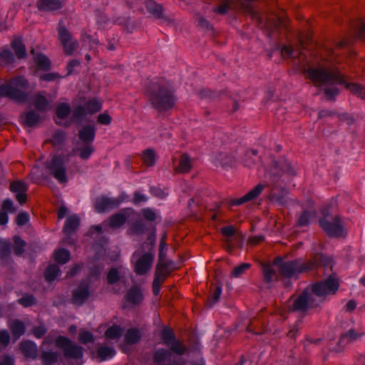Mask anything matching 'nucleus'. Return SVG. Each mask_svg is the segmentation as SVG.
<instances>
[{"label":"nucleus","mask_w":365,"mask_h":365,"mask_svg":"<svg viewBox=\"0 0 365 365\" xmlns=\"http://www.w3.org/2000/svg\"><path fill=\"white\" fill-rule=\"evenodd\" d=\"M339 286V281L334 274L314 282L294 299L291 310L304 316L309 310L319 308L327 296L336 293Z\"/></svg>","instance_id":"nucleus-1"},{"label":"nucleus","mask_w":365,"mask_h":365,"mask_svg":"<svg viewBox=\"0 0 365 365\" xmlns=\"http://www.w3.org/2000/svg\"><path fill=\"white\" fill-rule=\"evenodd\" d=\"M308 78L317 87H325L324 94L329 100H333L339 93L336 85L344 86L352 93L365 99V88L358 83H349L338 70H329L323 66H309L305 69Z\"/></svg>","instance_id":"nucleus-2"},{"label":"nucleus","mask_w":365,"mask_h":365,"mask_svg":"<svg viewBox=\"0 0 365 365\" xmlns=\"http://www.w3.org/2000/svg\"><path fill=\"white\" fill-rule=\"evenodd\" d=\"M145 94L151 107L158 113L172 110L178 101L173 87L168 82L157 78L145 83Z\"/></svg>","instance_id":"nucleus-3"},{"label":"nucleus","mask_w":365,"mask_h":365,"mask_svg":"<svg viewBox=\"0 0 365 365\" xmlns=\"http://www.w3.org/2000/svg\"><path fill=\"white\" fill-rule=\"evenodd\" d=\"M274 170L272 171V191L270 194V199L280 205L287 203L286 197L288 191L284 184V175L293 176L296 174L294 169L290 163L285 159H282L274 162Z\"/></svg>","instance_id":"nucleus-4"},{"label":"nucleus","mask_w":365,"mask_h":365,"mask_svg":"<svg viewBox=\"0 0 365 365\" xmlns=\"http://www.w3.org/2000/svg\"><path fill=\"white\" fill-rule=\"evenodd\" d=\"M274 264L277 267L286 287L292 285V279H298L301 274L312 271L314 267V263L311 260L304 261L302 258H295L285 261L282 257H276Z\"/></svg>","instance_id":"nucleus-5"},{"label":"nucleus","mask_w":365,"mask_h":365,"mask_svg":"<svg viewBox=\"0 0 365 365\" xmlns=\"http://www.w3.org/2000/svg\"><path fill=\"white\" fill-rule=\"evenodd\" d=\"M343 12L346 16L345 24L349 32L345 36L334 40V44L336 48L348 47L355 39L365 40V22L360 19H352L349 16L346 10H344Z\"/></svg>","instance_id":"nucleus-6"},{"label":"nucleus","mask_w":365,"mask_h":365,"mask_svg":"<svg viewBox=\"0 0 365 365\" xmlns=\"http://www.w3.org/2000/svg\"><path fill=\"white\" fill-rule=\"evenodd\" d=\"M28 81L23 76H18L14 78L11 83L0 85V97H7L19 103H25L27 101L28 95L26 92L20 90L27 88Z\"/></svg>","instance_id":"nucleus-7"},{"label":"nucleus","mask_w":365,"mask_h":365,"mask_svg":"<svg viewBox=\"0 0 365 365\" xmlns=\"http://www.w3.org/2000/svg\"><path fill=\"white\" fill-rule=\"evenodd\" d=\"M56 346L63 351V356L67 359L76 361L83 357L84 349L65 336L59 335L55 340Z\"/></svg>","instance_id":"nucleus-8"},{"label":"nucleus","mask_w":365,"mask_h":365,"mask_svg":"<svg viewBox=\"0 0 365 365\" xmlns=\"http://www.w3.org/2000/svg\"><path fill=\"white\" fill-rule=\"evenodd\" d=\"M46 168L59 183L68 182L66 159L63 155H54L50 160L45 163Z\"/></svg>","instance_id":"nucleus-9"},{"label":"nucleus","mask_w":365,"mask_h":365,"mask_svg":"<svg viewBox=\"0 0 365 365\" xmlns=\"http://www.w3.org/2000/svg\"><path fill=\"white\" fill-rule=\"evenodd\" d=\"M319 224L329 237L339 238L344 235V227L338 215L334 216L332 221L322 217L319 220Z\"/></svg>","instance_id":"nucleus-10"},{"label":"nucleus","mask_w":365,"mask_h":365,"mask_svg":"<svg viewBox=\"0 0 365 365\" xmlns=\"http://www.w3.org/2000/svg\"><path fill=\"white\" fill-rule=\"evenodd\" d=\"M57 30L58 38L66 55H72L78 47V41L73 38L71 34L62 22L58 23Z\"/></svg>","instance_id":"nucleus-11"},{"label":"nucleus","mask_w":365,"mask_h":365,"mask_svg":"<svg viewBox=\"0 0 365 365\" xmlns=\"http://www.w3.org/2000/svg\"><path fill=\"white\" fill-rule=\"evenodd\" d=\"M90 297V283L81 280L77 287L73 290L71 303L78 307L82 306Z\"/></svg>","instance_id":"nucleus-12"},{"label":"nucleus","mask_w":365,"mask_h":365,"mask_svg":"<svg viewBox=\"0 0 365 365\" xmlns=\"http://www.w3.org/2000/svg\"><path fill=\"white\" fill-rule=\"evenodd\" d=\"M255 0H240L237 4L240 11L249 15L257 25L262 28L267 26V22L264 21L260 14L255 9L253 3Z\"/></svg>","instance_id":"nucleus-13"},{"label":"nucleus","mask_w":365,"mask_h":365,"mask_svg":"<svg viewBox=\"0 0 365 365\" xmlns=\"http://www.w3.org/2000/svg\"><path fill=\"white\" fill-rule=\"evenodd\" d=\"M134 214H135V210L132 207L123 208L111 215L108 221H105V223H108V225L113 229H118L123 227L126 223L128 218Z\"/></svg>","instance_id":"nucleus-14"},{"label":"nucleus","mask_w":365,"mask_h":365,"mask_svg":"<svg viewBox=\"0 0 365 365\" xmlns=\"http://www.w3.org/2000/svg\"><path fill=\"white\" fill-rule=\"evenodd\" d=\"M155 259V255L152 251L144 253L135 263L134 272L136 274L143 276L146 274L151 269Z\"/></svg>","instance_id":"nucleus-15"},{"label":"nucleus","mask_w":365,"mask_h":365,"mask_svg":"<svg viewBox=\"0 0 365 365\" xmlns=\"http://www.w3.org/2000/svg\"><path fill=\"white\" fill-rule=\"evenodd\" d=\"M264 185L262 184H258L253 189L249 191L246 195L240 198H230L227 201V204L229 207H232L234 206H240L247 202L254 200L258 197L261 194Z\"/></svg>","instance_id":"nucleus-16"},{"label":"nucleus","mask_w":365,"mask_h":365,"mask_svg":"<svg viewBox=\"0 0 365 365\" xmlns=\"http://www.w3.org/2000/svg\"><path fill=\"white\" fill-rule=\"evenodd\" d=\"M125 301L129 306L135 307L140 305L144 300L143 289L140 285H133L124 295Z\"/></svg>","instance_id":"nucleus-17"},{"label":"nucleus","mask_w":365,"mask_h":365,"mask_svg":"<svg viewBox=\"0 0 365 365\" xmlns=\"http://www.w3.org/2000/svg\"><path fill=\"white\" fill-rule=\"evenodd\" d=\"M93 205L97 213H103L106 211L117 208L114 202V197H109L106 195L97 197Z\"/></svg>","instance_id":"nucleus-18"},{"label":"nucleus","mask_w":365,"mask_h":365,"mask_svg":"<svg viewBox=\"0 0 365 365\" xmlns=\"http://www.w3.org/2000/svg\"><path fill=\"white\" fill-rule=\"evenodd\" d=\"M96 134V129L93 125L87 124L83 125L78 130L77 143L93 144Z\"/></svg>","instance_id":"nucleus-19"},{"label":"nucleus","mask_w":365,"mask_h":365,"mask_svg":"<svg viewBox=\"0 0 365 365\" xmlns=\"http://www.w3.org/2000/svg\"><path fill=\"white\" fill-rule=\"evenodd\" d=\"M36 5L39 11L53 12L62 9L65 6V1L37 0Z\"/></svg>","instance_id":"nucleus-20"},{"label":"nucleus","mask_w":365,"mask_h":365,"mask_svg":"<svg viewBox=\"0 0 365 365\" xmlns=\"http://www.w3.org/2000/svg\"><path fill=\"white\" fill-rule=\"evenodd\" d=\"M19 349L25 358L31 360H36L38 358V346L34 341L30 339L21 341Z\"/></svg>","instance_id":"nucleus-21"},{"label":"nucleus","mask_w":365,"mask_h":365,"mask_svg":"<svg viewBox=\"0 0 365 365\" xmlns=\"http://www.w3.org/2000/svg\"><path fill=\"white\" fill-rule=\"evenodd\" d=\"M176 158H174L173 160V168L176 173H187L192 168L191 159L186 153L181 155L178 164H176Z\"/></svg>","instance_id":"nucleus-22"},{"label":"nucleus","mask_w":365,"mask_h":365,"mask_svg":"<svg viewBox=\"0 0 365 365\" xmlns=\"http://www.w3.org/2000/svg\"><path fill=\"white\" fill-rule=\"evenodd\" d=\"M0 262L4 266L12 262L11 243L9 240L0 237Z\"/></svg>","instance_id":"nucleus-23"},{"label":"nucleus","mask_w":365,"mask_h":365,"mask_svg":"<svg viewBox=\"0 0 365 365\" xmlns=\"http://www.w3.org/2000/svg\"><path fill=\"white\" fill-rule=\"evenodd\" d=\"M172 354L170 351L159 348L153 354V361L155 365H170Z\"/></svg>","instance_id":"nucleus-24"},{"label":"nucleus","mask_w":365,"mask_h":365,"mask_svg":"<svg viewBox=\"0 0 365 365\" xmlns=\"http://www.w3.org/2000/svg\"><path fill=\"white\" fill-rule=\"evenodd\" d=\"M21 123L28 128L35 127L41 120L40 115L34 110H30L21 115Z\"/></svg>","instance_id":"nucleus-25"},{"label":"nucleus","mask_w":365,"mask_h":365,"mask_svg":"<svg viewBox=\"0 0 365 365\" xmlns=\"http://www.w3.org/2000/svg\"><path fill=\"white\" fill-rule=\"evenodd\" d=\"M60 354L52 349L41 350L40 359L42 365H54L58 361Z\"/></svg>","instance_id":"nucleus-26"},{"label":"nucleus","mask_w":365,"mask_h":365,"mask_svg":"<svg viewBox=\"0 0 365 365\" xmlns=\"http://www.w3.org/2000/svg\"><path fill=\"white\" fill-rule=\"evenodd\" d=\"M9 327L14 341L19 339L26 332L25 324L20 319H14L9 324Z\"/></svg>","instance_id":"nucleus-27"},{"label":"nucleus","mask_w":365,"mask_h":365,"mask_svg":"<svg viewBox=\"0 0 365 365\" xmlns=\"http://www.w3.org/2000/svg\"><path fill=\"white\" fill-rule=\"evenodd\" d=\"M11 46L17 59L21 60L27 58L26 46L21 37L14 38L11 43Z\"/></svg>","instance_id":"nucleus-28"},{"label":"nucleus","mask_w":365,"mask_h":365,"mask_svg":"<svg viewBox=\"0 0 365 365\" xmlns=\"http://www.w3.org/2000/svg\"><path fill=\"white\" fill-rule=\"evenodd\" d=\"M31 53L34 55V63L40 70L46 71H49L51 68V62L45 54L42 53H38L35 54L34 49L31 50Z\"/></svg>","instance_id":"nucleus-29"},{"label":"nucleus","mask_w":365,"mask_h":365,"mask_svg":"<svg viewBox=\"0 0 365 365\" xmlns=\"http://www.w3.org/2000/svg\"><path fill=\"white\" fill-rule=\"evenodd\" d=\"M80 225V218L77 215L68 216L64 223L63 232L67 235H72L76 232Z\"/></svg>","instance_id":"nucleus-30"},{"label":"nucleus","mask_w":365,"mask_h":365,"mask_svg":"<svg viewBox=\"0 0 365 365\" xmlns=\"http://www.w3.org/2000/svg\"><path fill=\"white\" fill-rule=\"evenodd\" d=\"M317 216V212L314 209H306L302 211L297 220V225L305 227L310 224L311 221Z\"/></svg>","instance_id":"nucleus-31"},{"label":"nucleus","mask_w":365,"mask_h":365,"mask_svg":"<svg viewBox=\"0 0 365 365\" xmlns=\"http://www.w3.org/2000/svg\"><path fill=\"white\" fill-rule=\"evenodd\" d=\"M116 354V351L113 347L108 346H101L97 349V356L101 361H104L113 359Z\"/></svg>","instance_id":"nucleus-32"},{"label":"nucleus","mask_w":365,"mask_h":365,"mask_svg":"<svg viewBox=\"0 0 365 365\" xmlns=\"http://www.w3.org/2000/svg\"><path fill=\"white\" fill-rule=\"evenodd\" d=\"M142 338L140 331L138 328H130L128 329L124 339L126 344L133 345L138 343Z\"/></svg>","instance_id":"nucleus-33"},{"label":"nucleus","mask_w":365,"mask_h":365,"mask_svg":"<svg viewBox=\"0 0 365 365\" xmlns=\"http://www.w3.org/2000/svg\"><path fill=\"white\" fill-rule=\"evenodd\" d=\"M34 106L38 112L46 111L49 107V101L45 96L41 93L35 95L34 98Z\"/></svg>","instance_id":"nucleus-34"},{"label":"nucleus","mask_w":365,"mask_h":365,"mask_svg":"<svg viewBox=\"0 0 365 365\" xmlns=\"http://www.w3.org/2000/svg\"><path fill=\"white\" fill-rule=\"evenodd\" d=\"M282 55L283 58H289L292 59H296L299 55V52L290 45L280 44L278 45L276 48Z\"/></svg>","instance_id":"nucleus-35"},{"label":"nucleus","mask_w":365,"mask_h":365,"mask_svg":"<svg viewBox=\"0 0 365 365\" xmlns=\"http://www.w3.org/2000/svg\"><path fill=\"white\" fill-rule=\"evenodd\" d=\"M145 7L148 11L156 19H162L163 17V6L157 4L153 0H147L145 1Z\"/></svg>","instance_id":"nucleus-36"},{"label":"nucleus","mask_w":365,"mask_h":365,"mask_svg":"<svg viewBox=\"0 0 365 365\" xmlns=\"http://www.w3.org/2000/svg\"><path fill=\"white\" fill-rule=\"evenodd\" d=\"M61 274L60 267L56 264H49L45 269L44 277L47 282H53Z\"/></svg>","instance_id":"nucleus-37"},{"label":"nucleus","mask_w":365,"mask_h":365,"mask_svg":"<svg viewBox=\"0 0 365 365\" xmlns=\"http://www.w3.org/2000/svg\"><path fill=\"white\" fill-rule=\"evenodd\" d=\"M216 165H220L224 168H231L234 164V158L227 153H224L222 151H220L217 157H216Z\"/></svg>","instance_id":"nucleus-38"},{"label":"nucleus","mask_w":365,"mask_h":365,"mask_svg":"<svg viewBox=\"0 0 365 365\" xmlns=\"http://www.w3.org/2000/svg\"><path fill=\"white\" fill-rule=\"evenodd\" d=\"M76 150L82 160H88L95 151L93 144L77 143Z\"/></svg>","instance_id":"nucleus-39"},{"label":"nucleus","mask_w":365,"mask_h":365,"mask_svg":"<svg viewBox=\"0 0 365 365\" xmlns=\"http://www.w3.org/2000/svg\"><path fill=\"white\" fill-rule=\"evenodd\" d=\"M314 263V267L312 269L314 270L318 266H322L326 268H332L333 265V259L327 255L322 254H318L314 257V261H312Z\"/></svg>","instance_id":"nucleus-40"},{"label":"nucleus","mask_w":365,"mask_h":365,"mask_svg":"<svg viewBox=\"0 0 365 365\" xmlns=\"http://www.w3.org/2000/svg\"><path fill=\"white\" fill-rule=\"evenodd\" d=\"M16 56L9 48H4L0 51V62L4 66H9L15 63Z\"/></svg>","instance_id":"nucleus-41"},{"label":"nucleus","mask_w":365,"mask_h":365,"mask_svg":"<svg viewBox=\"0 0 365 365\" xmlns=\"http://www.w3.org/2000/svg\"><path fill=\"white\" fill-rule=\"evenodd\" d=\"M165 235H164L160 241L159 245V252H158V264L157 267L159 266L166 267L167 265L164 263V261L166 258L167 250H168V245L165 240Z\"/></svg>","instance_id":"nucleus-42"},{"label":"nucleus","mask_w":365,"mask_h":365,"mask_svg":"<svg viewBox=\"0 0 365 365\" xmlns=\"http://www.w3.org/2000/svg\"><path fill=\"white\" fill-rule=\"evenodd\" d=\"M122 267H111L106 276L107 282L109 284H115L118 283L122 278L120 269Z\"/></svg>","instance_id":"nucleus-43"},{"label":"nucleus","mask_w":365,"mask_h":365,"mask_svg":"<svg viewBox=\"0 0 365 365\" xmlns=\"http://www.w3.org/2000/svg\"><path fill=\"white\" fill-rule=\"evenodd\" d=\"M71 258L70 252L65 248H60L54 252L55 261L61 264L67 263Z\"/></svg>","instance_id":"nucleus-44"},{"label":"nucleus","mask_w":365,"mask_h":365,"mask_svg":"<svg viewBox=\"0 0 365 365\" xmlns=\"http://www.w3.org/2000/svg\"><path fill=\"white\" fill-rule=\"evenodd\" d=\"M83 106H85L86 111L89 115L94 114L102 108L101 103L96 98L89 99Z\"/></svg>","instance_id":"nucleus-45"},{"label":"nucleus","mask_w":365,"mask_h":365,"mask_svg":"<svg viewBox=\"0 0 365 365\" xmlns=\"http://www.w3.org/2000/svg\"><path fill=\"white\" fill-rule=\"evenodd\" d=\"M14 241V253L17 257H21L25 252V247L26 242L22 240L20 236L14 235L13 237Z\"/></svg>","instance_id":"nucleus-46"},{"label":"nucleus","mask_w":365,"mask_h":365,"mask_svg":"<svg viewBox=\"0 0 365 365\" xmlns=\"http://www.w3.org/2000/svg\"><path fill=\"white\" fill-rule=\"evenodd\" d=\"M262 274L263 279L267 284L273 282L277 277L275 270L269 264L262 266Z\"/></svg>","instance_id":"nucleus-47"},{"label":"nucleus","mask_w":365,"mask_h":365,"mask_svg":"<svg viewBox=\"0 0 365 365\" xmlns=\"http://www.w3.org/2000/svg\"><path fill=\"white\" fill-rule=\"evenodd\" d=\"M86 115L88 114L86 111L85 106L79 105L73 110L71 120L75 123H81Z\"/></svg>","instance_id":"nucleus-48"},{"label":"nucleus","mask_w":365,"mask_h":365,"mask_svg":"<svg viewBox=\"0 0 365 365\" xmlns=\"http://www.w3.org/2000/svg\"><path fill=\"white\" fill-rule=\"evenodd\" d=\"M71 113V107L67 103H60L56 108V115L60 119H66Z\"/></svg>","instance_id":"nucleus-49"},{"label":"nucleus","mask_w":365,"mask_h":365,"mask_svg":"<svg viewBox=\"0 0 365 365\" xmlns=\"http://www.w3.org/2000/svg\"><path fill=\"white\" fill-rule=\"evenodd\" d=\"M161 339L166 346H170L171 342L175 340L174 331L169 327H164L161 331Z\"/></svg>","instance_id":"nucleus-50"},{"label":"nucleus","mask_w":365,"mask_h":365,"mask_svg":"<svg viewBox=\"0 0 365 365\" xmlns=\"http://www.w3.org/2000/svg\"><path fill=\"white\" fill-rule=\"evenodd\" d=\"M123 334V329L118 325H113L106 331V336L110 339H118Z\"/></svg>","instance_id":"nucleus-51"},{"label":"nucleus","mask_w":365,"mask_h":365,"mask_svg":"<svg viewBox=\"0 0 365 365\" xmlns=\"http://www.w3.org/2000/svg\"><path fill=\"white\" fill-rule=\"evenodd\" d=\"M143 163L148 167L153 166L155 163V153L154 150L148 148L143 153Z\"/></svg>","instance_id":"nucleus-52"},{"label":"nucleus","mask_w":365,"mask_h":365,"mask_svg":"<svg viewBox=\"0 0 365 365\" xmlns=\"http://www.w3.org/2000/svg\"><path fill=\"white\" fill-rule=\"evenodd\" d=\"M18 303L22 307L27 308L36 304V299L31 294H25L18 299Z\"/></svg>","instance_id":"nucleus-53"},{"label":"nucleus","mask_w":365,"mask_h":365,"mask_svg":"<svg viewBox=\"0 0 365 365\" xmlns=\"http://www.w3.org/2000/svg\"><path fill=\"white\" fill-rule=\"evenodd\" d=\"M28 188L27 184L24 181H13L10 184V190L15 194L26 192Z\"/></svg>","instance_id":"nucleus-54"},{"label":"nucleus","mask_w":365,"mask_h":365,"mask_svg":"<svg viewBox=\"0 0 365 365\" xmlns=\"http://www.w3.org/2000/svg\"><path fill=\"white\" fill-rule=\"evenodd\" d=\"M130 232L134 235L144 234L146 232V226L142 221L137 220L131 225Z\"/></svg>","instance_id":"nucleus-55"},{"label":"nucleus","mask_w":365,"mask_h":365,"mask_svg":"<svg viewBox=\"0 0 365 365\" xmlns=\"http://www.w3.org/2000/svg\"><path fill=\"white\" fill-rule=\"evenodd\" d=\"M257 150L255 149L247 150L243 159L245 165L252 167L255 163V160L253 157L257 156Z\"/></svg>","instance_id":"nucleus-56"},{"label":"nucleus","mask_w":365,"mask_h":365,"mask_svg":"<svg viewBox=\"0 0 365 365\" xmlns=\"http://www.w3.org/2000/svg\"><path fill=\"white\" fill-rule=\"evenodd\" d=\"M169 346L173 352L180 356L183 355L186 351V348L182 344V343L177 339L171 342Z\"/></svg>","instance_id":"nucleus-57"},{"label":"nucleus","mask_w":365,"mask_h":365,"mask_svg":"<svg viewBox=\"0 0 365 365\" xmlns=\"http://www.w3.org/2000/svg\"><path fill=\"white\" fill-rule=\"evenodd\" d=\"M48 331V329L43 323L34 327L31 329L32 334L38 339H41Z\"/></svg>","instance_id":"nucleus-58"},{"label":"nucleus","mask_w":365,"mask_h":365,"mask_svg":"<svg viewBox=\"0 0 365 365\" xmlns=\"http://www.w3.org/2000/svg\"><path fill=\"white\" fill-rule=\"evenodd\" d=\"M227 140L228 137L225 134L218 131L215 133L212 143L216 147H220L222 145H225L227 143Z\"/></svg>","instance_id":"nucleus-59"},{"label":"nucleus","mask_w":365,"mask_h":365,"mask_svg":"<svg viewBox=\"0 0 365 365\" xmlns=\"http://www.w3.org/2000/svg\"><path fill=\"white\" fill-rule=\"evenodd\" d=\"M143 217L148 222H153L157 218L155 210L150 207L143 208L140 211Z\"/></svg>","instance_id":"nucleus-60"},{"label":"nucleus","mask_w":365,"mask_h":365,"mask_svg":"<svg viewBox=\"0 0 365 365\" xmlns=\"http://www.w3.org/2000/svg\"><path fill=\"white\" fill-rule=\"evenodd\" d=\"M79 341L81 344H86L94 341L93 334L87 330L81 331L79 333Z\"/></svg>","instance_id":"nucleus-61"},{"label":"nucleus","mask_w":365,"mask_h":365,"mask_svg":"<svg viewBox=\"0 0 365 365\" xmlns=\"http://www.w3.org/2000/svg\"><path fill=\"white\" fill-rule=\"evenodd\" d=\"M251 267V264L250 263H242L239 266H237L234 268L232 272V277H240L242 274H243L250 267Z\"/></svg>","instance_id":"nucleus-62"},{"label":"nucleus","mask_w":365,"mask_h":365,"mask_svg":"<svg viewBox=\"0 0 365 365\" xmlns=\"http://www.w3.org/2000/svg\"><path fill=\"white\" fill-rule=\"evenodd\" d=\"M232 7V2L230 1H226L223 4L215 6L212 9L213 12L221 14V15H225L228 13L230 9Z\"/></svg>","instance_id":"nucleus-63"},{"label":"nucleus","mask_w":365,"mask_h":365,"mask_svg":"<svg viewBox=\"0 0 365 365\" xmlns=\"http://www.w3.org/2000/svg\"><path fill=\"white\" fill-rule=\"evenodd\" d=\"M302 323V319H299L295 324L290 327L289 332L287 333L288 337L292 339H295L298 335L301 329V324Z\"/></svg>","instance_id":"nucleus-64"}]
</instances>
